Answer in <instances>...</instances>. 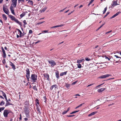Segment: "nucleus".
I'll return each instance as SVG.
<instances>
[{"label":"nucleus","instance_id":"nucleus-11","mask_svg":"<svg viewBox=\"0 0 121 121\" xmlns=\"http://www.w3.org/2000/svg\"><path fill=\"white\" fill-rule=\"evenodd\" d=\"M15 21L19 25H20L21 26H22V23L21 22H20L19 21H18V20L17 19H15Z\"/></svg>","mask_w":121,"mask_h":121},{"label":"nucleus","instance_id":"nucleus-64","mask_svg":"<svg viewBox=\"0 0 121 121\" xmlns=\"http://www.w3.org/2000/svg\"><path fill=\"white\" fill-rule=\"evenodd\" d=\"M69 10H67V11H66L65 12V13H67L69 11Z\"/></svg>","mask_w":121,"mask_h":121},{"label":"nucleus","instance_id":"nucleus-33","mask_svg":"<svg viewBox=\"0 0 121 121\" xmlns=\"http://www.w3.org/2000/svg\"><path fill=\"white\" fill-rule=\"evenodd\" d=\"M0 91L1 92H2L3 95L4 97H5V96H6V95L5 94L3 91Z\"/></svg>","mask_w":121,"mask_h":121},{"label":"nucleus","instance_id":"nucleus-53","mask_svg":"<svg viewBox=\"0 0 121 121\" xmlns=\"http://www.w3.org/2000/svg\"><path fill=\"white\" fill-rule=\"evenodd\" d=\"M84 104V103H83L82 104H80V105H79V107L82 106V105L83 104Z\"/></svg>","mask_w":121,"mask_h":121},{"label":"nucleus","instance_id":"nucleus-35","mask_svg":"<svg viewBox=\"0 0 121 121\" xmlns=\"http://www.w3.org/2000/svg\"><path fill=\"white\" fill-rule=\"evenodd\" d=\"M107 7H105L104 8V10L103 11V14H104L105 13V12H106V11L107 10Z\"/></svg>","mask_w":121,"mask_h":121},{"label":"nucleus","instance_id":"nucleus-46","mask_svg":"<svg viewBox=\"0 0 121 121\" xmlns=\"http://www.w3.org/2000/svg\"><path fill=\"white\" fill-rule=\"evenodd\" d=\"M5 59H4L2 60V62L4 64H5Z\"/></svg>","mask_w":121,"mask_h":121},{"label":"nucleus","instance_id":"nucleus-28","mask_svg":"<svg viewBox=\"0 0 121 121\" xmlns=\"http://www.w3.org/2000/svg\"><path fill=\"white\" fill-rule=\"evenodd\" d=\"M84 60V59L82 60H78L77 61V63H80L82 62V61Z\"/></svg>","mask_w":121,"mask_h":121},{"label":"nucleus","instance_id":"nucleus-58","mask_svg":"<svg viewBox=\"0 0 121 121\" xmlns=\"http://www.w3.org/2000/svg\"><path fill=\"white\" fill-rule=\"evenodd\" d=\"M2 51L3 54L5 53V50H2Z\"/></svg>","mask_w":121,"mask_h":121},{"label":"nucleus","instance_id":"nucleus-6","mask_svg":"<svg viewBox=\"0 0 121 121\" xmlns=\"http://www.w3.org/2000/svg\"><path fill=\"white\" fill-rule=\"evenodd\" d=\"M3 9L5 13L8 15H9V10L6 7L3 6Z\"/></svg>","mask_w":121,"mask_h":121},{"label":"nucleus","instance_id":"nucleus-25","mask_svg":"<svg viewBox=\"0 0 121 121\" xmlns=\"http://www.w3.org/2000/svg\"><path fill=\"white\" fill-rule=\"evenodd\" d=\"M2 17L3 19L5 20H6L7 19V17H6V15L4 14H3L2 15Z\"/></svg>","mask_w":121,"mask_h":121},{"label":"nucleus","instance_id":"nucleus-15","mask_svg":"<svg viewBox=\"0 0 121 121\" xmlns=\"http://www.w3.org/2000/svg\"><path fill=\"white\" fill-rule=\"evenodd\" d=\"M105 88H101L100 89H99L97 90V91L99 93L101 92L104 91L105 90Z\"/></svg>","mask_w":121,"mask_h":121},{"label":"nucleus","instance_id":"nucleus-30","mask_svg":"<svg viewBox=\"0 0 121 121\" xmlns=\"http://www.w3.org/2000/svg\"><path fill=\"white\" fill-rule=\"evenodd\" d=\"M36 107H37V111L39 112H40V110L39 109V106L37 105H36Z\"/></svg>","mask_w":121,"mask_h":121},{"label":"nucleus","instance_id":"nucleus-37","mask_svg":"<svg viewBox=\"0 0 121 121\" xmlns=\"http://www.w3.org/2000/svg\"><path fill=\"white\" fill-rule=\"evenodd\" d=\"M114 56L115 57H116V59L117 58H119V59H121V57H119L118 56L116 55H115Z\"/></svg>","mask_w":121,"mask_h":121},{"label":"nucleus","instance_id":"nucleus-45","mask_svg":"<svg viewBox=\"0 0 121 121\" xmlns=\"http://www.w3.org/2000/svg\"><path fill=\"white\" fill-rule=\"evenodd\" d=\"M3 54V57L4 58H5L6 57V54L5 53Z\"/></svg>","mask_w":121,"mask_h":121},{"label":"nucleus","instance_id":"nucleus-39","mask_svg":"<svg viewBox=\"0 0 121 121\" xmlns=\"http://www.w3.org/2000/svg\"><path fill=\"white\" fill-rule=\"evenodd\" d=\"M110 13V12H107L106 15L104 16V18L105 17H106L108 14H109Z\"/></svg>","mask_w":121,"mask_h":121},{"label":"nucleus","instance_id":"nucleus-4","mask_svg":"<svg viewBox=\"0 0 121 121\" xmlns=\"http://www.w3.org/2000/svg\"><path fill=\"white\" fill-rule=\"evenodd\" d=\"M26 77L28 81H29V79L30 78V71L29 69L27 68L26 70Z\"/></svg>","mask_w":121,"mask_h":121},{"label":"nucleus","instance_id":"nucleus-27","mask_svg":"<svg viewBox=\"0 0 121 121\" xmlns=\"http://www.w3.org/2000/svg\"><path fill=\"white\" fill-rule=\"evenodd\" d=\"M47 9V8L45 7L43 9L41 10V12H43L45 11L46 9Z\"/></svg>","mask_w":121,"mask_h":121},{"label":"nucleus","instance_id":"nucleus-52","mask_svg":"<svg viewBox=\"0 0 121 121\" xmlns=\"http://www.w3.org/2000/svg\"><path fill=\"white\" fill-rule=\"evenodd\" d=\"M93 83L91 84H90V85H88L87 86V87H88V86H91L92 85H93Z\"/></svg>","mask_w":121,"mask_h":121},{"label":"nucleus","instance_id":"nucleus-12","mask_svg":"<svg viewBox=\"0 0 121 121\" xmlns=\"http://www.w3.org/2000/svg\"><path fill=\"white\" fill-rule=\"evenodd\" d=\"M121 12H119L117 13L116 14L113 15L110 18L111 19L113 18L117 15H118L119 13H121Z\"/></svg>","mask_w":121,"mask_h":121},{"label":"nucleus","instance_id":"nucleus-13","mask_svg":"<svg viewBox=\"0 0 121 121\" xmlns=\"http://www.w3.org/2000/svg\"><path fill=\"white\" fill-rule=\"evenodd\" d=\"M64 25V24H61L60 25H56V26H53L51 27V29L53 28H55L58 27H62V26H63Z\"/></svg>","mask_w":121,"mask_h":121},{"label":"nucleus","instance_id":"nucleus-3","mask_svg":"<svg viewBox=\"0 0 121 121\" xmlns=\"http://www.w3.org/2000/svg\"><path fill=\"white\" fill-rule=\"evenodd\" d=\"M48 61L49 63L50 64V66L52 67H53L54 66L56 65V63L53 60H48Z\"/></svg>","mask_w":121,"mask_h":121},{"label":"nucleus","instance_id":"nucleus-43","mask_svg":"<svg viewBox=\"0 0 121 121\" xmlns=\"http://www.w3.org/2000/svg\"><path fill=\"white\" fill-rule=\"evenodd\" d=\"M23 23H24V24L25 25H26L27 24L26 21L25 20H24L23 21Z\"/></svg>","mask_w":121,"mask_h":121},{"label":"nucleus","instance_id":"nucleus-55","mask_svg":"<svg viewBox=\"0 0 121 121\" xmlns=\"http://www.w3.org/2000/svg\"><path fill=\"white\" fill-rule=\"evenodd\" d=\"M65 9H63L61 10H60V12H62Z\"/></svg>","mask_w":121,"mask_h":121},{"label":"nucleus","instance_id":"nucleus-61","mask_svg":"<svg viewBox=\"0 0 121 121\" xmlns=\"http://www.w3.org/2000/svg\"><path fill=\"white\" fill-rule=\"evenodd\" d=\"M0 97L1 98L4 99V98L2 96H1L0 95Z\"/></svg>","mask_w":121,"mask_h":121},{"label":"nucleus","instance_id":"nucleus-57","mask_svg":"<svg viewBox=\"0 0 121 121\" xmlns=\"http://www.w3.org/2000/svg\"><path fill=\"white\" fill-rule=\"evenodd\" d=\"M4 97L5 98L6 100V101H8V100L6 96H5V97Z\"/></svg>","mask_w":121,"mask_h":121},{"label":"nucleus","instance_id":"nucleus-48","mask_svg":"<svg viewBox=\"0 0 121 121\" xmlns=\"http://www.w3.org/2000/svg\"><path fill=\"white\" fill-rule=\"evenodd\" d=\"M44 22H38L37 23V24L38 25H39L40 24L42 23H43Z\"/></svg>","mask_w":121,"mask_h":121},{"label":"nucleus","instance_id":"nucleus-17","mask_svg":"<svg viewBox=\"0 0 121 121\" xmlns=\"http://www.w3.org/2000/svg\"><path fill=\"white\" fill-rule=\"evenodd\" d=\"M16 30H17L19 32L20 37H22L24 35L22 34V33L21 31L19 29H17Z\"/></svg>","mask_w":121,"mask_h":121},{"label":"nucleus","instance_id":"nucleus-7","mask_svg":"<svg viewBox=\"0 0 121 121\" xmlns=\"http://www.w3.org/2000/svg\"><path fill=\"white\" fill-rule=\"evenodd\" d=\"M58 86L56 85H54L51 86L50 88V89L51 90H52L53 89L55 90L56 88H57Z\"/></svg>","mask_w":121,"mask_h":121},{"label":"nucleus","instance_id":"nucleus-5","mask_svg":"<svg viewBox=\"0 0 121 121\" xmlns=\"http://www.w3.org/2000/svg\"><path fill=\"white\" fill-rule=\"evenodd\" d=\"M11 112V111L8 110L7 109L5 110L4 112L3 115L5 117H8V115L9 113Z\"/></svg>","mask_w":121,"mask_h":121},{"label":"nucleus","instance_id":"nucleus-16","mask_svg":"<svg viewBox=\"0 0 121 121\" xmlns=\"http://www.w3.org/2000/svg\"><path fill=\"white\" fill-rule=\"evenodd\" d=\"M10 10L12 13L13 14H15L14 10L13 9V6H11L10 7Z\"/></svg>","mask_w":121,"mask_h":121},{"label":"nucleus","instance_id":"nucleus-20","mask_svg":"<svg viewBox=\"0 0 121 121\" xmlns=\"http://www.w3.org/2000/svg\"><path fill=\"white\" fill-rule=\"evenodd\" d=\"M27 3L30 5H33V3L32 1L29 0Z\"/></svg>","mask_w":121,"mask_h":121},{"label":"nucleus","instance_id":"nucleus-14","mask_svg":"<svg viewBox=\"0 0 121 121\" xmlns=\"http://www.w3.org/2000/svg\"><path fill=\"white\" fill-rule=\"evenodd\" d=\"M10 62V65L12 66V68L14 70H15V65L11 62Z\"/></svg>","mask_w":121,"mask_h":121},{"label":"nucleus","instance_id":"nucleus-22","mask_svg":"<svg viewBox=\"0 0 121 121\" xmlns=\"http://www.w3.org/2000/svg\"><path fill=\"white\" fill-rule=\"evenodd\" d=\"M29 112V110L27 109H26L25 110V113L26 115H28Z\"/></svg>","mask_w":121,"mask_h":121},{"label":"nucleus","instance_id":"nucleus-18","mask_svg":"<svg viewBox=\"0 0 121 121\" xmlns=\"http://www.w3.org/2000/svg\"><path fill=\"white\" fill-rule=\"evenodd\" d=\"M97 112L95 111V112H92L88 115V116L90 117L92 115H95V114L97 113Z\"/></svg>","mask_w":121,"mask_h":121},{"label":"nucleus","instance_id":"nucleus-26","mask_svg":"<svg viewBox=\"0 0 121 121\" xmlns=\"http://www.w3.org/2000/svg\"><path fill=\"white\" fill-rule=\"evenodd\" d=\"M11 104L8 101H6V103L5 105V107L7 106L8 105H11Z\"/></svg>","mask_w":121,"mask_h":121},{"label":"nucleus","instance_id":"nucleus-9","mask_svg":"<svg viewBox=\"0 0 121 121\" xmlns=\"http://www.w3.org/2000/svg\"><path fill=\"white\" fill-rule=\"evenodd\" d=\"M43 75L44 77L46 78L47 80H49V75L47 73H45L43 74Z\"/></svg>","mask_w":121,"mask_h":121},{"label":"nucleus","instance_id":"nucleus-63","mask_svg":"<svg viewBox=\"0 0 121 121\" xmlns=\"http://www.w3.org/2000/svg\"><path fill=\"white\" fill-rule=\"evenodd\" d=\"M24 120H25L26 121V120H28V119H27V118H24Z\"/></svg>","mask_w":121,"mask_h":121},{"label":"nucleus","instance_id":"nucleus-21","mask_svg":"<svg viewBox=\"0 0 121 121\" xmlns=\"http://www.w3.org/2000/svg\"><path fill=\"white\" fill-rule=\"evenodd\" d=\"M67 72V71H66L60 74V76H62L64 75H65L66 74Z\"/></svg>","mask_w":121,"mask_h":121},{"label":"nucleus","instance_id":"nucleus-50","mask_svg":"<svg viewBox=\"0 0 121 121\" xmlns=\"http://www.w3.org/2000/svg\"><path fill=\"white\" fill-rule=\"evenodd\" d=\"M105 59H108L109 60H110V59L109 58H108V57H107L106 56H105Z\"/></svg>","mask_w":121,"mask_h":121},{"label":"nucleus","instance_id":"nucleus-23","mask_svg":"<svg viewBox=\"0 0 121 121\" xmlns=\"http://www.w3.org/2000/svg\"><path fill=\"white\" fill-rule=\"evenodd\" d=\"M10 18L13 21H14L15 19H16L12 15L10 16Z\"/></svg>","mask_w":121,"mask_h":121},{"label":"nucleus","instance_id":"nucleus-54","mask_svg":"<svg viewBox=\"0 0 121 121\" xmlns=\"http://www.w3.org/2000/svg\"><path fill=\"white\" fill-rule=\"evenodd\" d=\"M105 23H104V24H103L102 25L100 26V28L102 27L105 24Z\"/></svg>","mask_w":121,"mask_h":121},{"label":"nucleus","instance_id":"nucleus-10","mask_svg":"<svg viewBox=\"0 0 121 121\" xmlns=\"http://www.w3.org/2000/svg\"><path fill=\"white\" fill-rule=\"evenodd\" d=\"M17 0H12V2L13 3V6L15 7L17 5Z\"/></svg>","mask_w":121,"mask_h":121},{"label":"nucleus","instance_id":"nucleus-32","mask_svg":"<svg viewBox=\"0 0 121 121\" xmlns=\"http://www.w3.org/2000/svg\"><path fill=\"white\" fill-rule=\"evenodd\" d=\"M79 111V110H77V111H73V112H72L71 113H70V114H72L74 113H75L78 112V111Z\"/></svg>","mask_w":121,"mask_h":121},{"label":"nucleus","instance_id":"nucleus-49","mask_svg":"<svg viewBox=\"0 0 121 121\" xmlns=\"http://www.w3.org/2000/svg\"><path fill=\"white\" fill-rule=\"evenodd\" d=\"M29 33L32 34V31L31 30H29Z\"/></svg>","mask_w":121,"mask_h":121},{"label":"nucleus","instance_id":"nucleus-8","mask_svg":"<svg viewBox=\"0 0 121 121\" xmlns=\"http://www.w3.org/2000/svg\"><path fill=\"white\" fill-rule=\"evenodd\" d=\"M111 75L109 74H106L105 75L101 76L99 77V78H106V77H109V76Z\"/></svg>","mask_w":121,"mask_h":121},{"label":"nucleus","instance_id":"nucleus-60","mask_svg":"<svg viewBox=\"0 0 121 121\" xmlns=\"http://www.w3.org/2000/svg\"><path fill=\"white\" fill-rule=\"evenodd\" d=\"M4 49L6 50H8V49L7 48L5 47H4Z\"/></svg>","mask_w":121,"mask_h":121},{"label":"nucleus","instance_id":"nucleus-51","mask_svg":"<svg viewBox=\"0 0 121 121\" xmlns=\"http://www.w3.org/2000/svg\"><path fill=\"white\" fill-rule=\"evenodd\" d=\"M48 30H43V31H42V32H44L45 33H47V32H48Z\"/></svg>","mask_w":121,"mask_h":121},{"label":"nucleus","instance_id":"nucleus-40","mask_svg":"<svg viewBox=\"0 0 121 121\" xmlns=\"http://www.w3.org/2000/svg\"><path fill=\"white\" fill-rule=\"evenodd\" d=\"M18 3H20V2L21 1L22 3L23 2L24 0H18Z\"/></svg>","mask_w":121,"mask_h":121},{"label":"nucleus","instance_id":"nucleus-24","mask_svg":"<svg viewBox=\"0 0 121 121\" xmlns=\"http://www.w3.org/2000/svg\"><path fill=\"white\" fill-rule=\"evenodd\" d=\"M25 15V13L24 12H23L22 14L20 15V17L21 18L22 17Z\"/></svg>","mask_w":121,"mask_h":121},{"label":"nucleus","instance_id":"nucleus-42","mask_svg":"<svg viewBox=\"0 0 121 121\" xmlns=\"http://www.w3.org/2000/svg\"><path fill=\"white\" fill-rule=\"evenodd\" d=\"M67 112H68L67 111H64V112H63L62 113V114L63 115L64 114H65Z\"/></svg>","mask_w":121,"mask_h":121},{"label":"nucleus","instance_id":"nucleus-41","mask_svg":"<svg viewBox=\"0 0 121 121\" xmlns=\"http://www.w3.org/2000/svg\"><path fill=\"white\" fill-rule=\"evenodd\" d=\"M33 88L34 90H35L36 91H37V89L36 88V86H33Z\"/></svg>","mask_w":121,"mask_h":121},{"label":"nucleus","instance_id":"nucleus-31","mask_svg":"<svg viewBox=\"0 0 121 121\" xmlns=\"http://www.w3.org/2000/svg\"><path fill=\"white\" fill-rule=\"evenodd\" d=\"M70 85L69 84H66L65 86L67 88L69 89L70 87Z\"/></svg>","mask_w":121,"mask_h":121},{"label":"nucleus","instance_id":"nucleus-19","mask_svg":"<svg viewBox=\"0 0 121 121\" xmlns=\"http://www.w3.org/2000/svg\"><path fill=\"white\" fill-rule=\"evenodd\" d=\"M56 76L57 78H58L59 77V72L56 71L55 72Z\"/></svg>","mask_w":121,"mask_h":121},{"label":"nucleus","instance_id":"nucleus-1","mask_svg":"<svg viewBox=\"0 0 121 121\" xmlns=\"http://www.w3.org/2000/svg\"><path fill=\"white\" fill-rule=\"evenodd\" d=\"M118 0H117L116 1L113 0L112 2V3L111 4V5L109 7V8L112 9L114 7L117 5H119V4H118L117 3Z\"/></svg>","mask_w":121,"mask_h":121},{"label":"nucleus","instance_id":"nucleus-59","mask_svg":"<svg viewBox=\"0 0 121 121\" xmlns=\"http://www.w3.org/2000/svg\"><path fill=\"white\" fill-rule=\"evenodd\" d=\"M82 6H83V5H81L80 6H79V8H81V7H82Z\"/></svg>","mask_w":121,"mask_h":121},{"label":"nucleus","instance_id":"nucleus-38","mask_svg":"<svg viewBox=\"0 0 121 121\" xmlns=\"http://www.w3.org/2000/svg\"><path fill=\"white\" fill-rule=\"evenodd\" d=\"M91 60V59H90L87 57H86L85 58V60L87 61H90Z\"/></svg>","mask_w":121,"mask_h":121},{"label":"nucleus","instance_id":"nucleus-2","mask_svg":"<svg viewBox=\"0 0 121 121\" xmlns=\"http://www.w3.org/2000/svg\"><path fill=\"white\" fill-rule=\"evenodd\" d=\"M37 76L35 74H32L30 77V79L33 82H35L37 80Z\"/></svg>","mask_w":121,"mask_h":121},{"label":"nucleus","instance_id":"nucleus-34","mask_svg":"<svg viewBox=\"0 0 121 121\" xmlns=\"http://www.w3.org/2000/svg\"><path fill=\"white\" fill-rule=\"evenodd\" d=\"M77 65L78 68H80L81 67V64H77Z\"/></svg>","mask_w":121,"mask_h":121},{"label":"nucleus","instance_id":"nucleus-29","mask_svg":"<svg viewBox=\"0 0 121 121\" xmlns=\"http://www.w3.org/2000/svg\"><path fill=\"white\" fill-rule=\"evenodd\" d=\"M5 104L4 102L2 100L0 103V106H3L4 104Z\"/></svg>","mask_w":121,"mask_h":121},{"label":"nucleus","instance_id":"nucleus-56","mask_svg":"<svg viewBox=\"0 0 121 121\" xmlns=\"http://www.w3.org/2000/svg\"><path fill=\"white\" fill-rule=\"evenodd\" d=\"M76 82H77L76 81V82H73L72 83V85H74V84H75V83H76Z\"/></svg>","mask_w":121,"mask_h":121},{"label":"nucleus","instance_id":"nucleus-62","mask_svg":"<svg viewBox=\"0 0 121 121\" xmlns=\"http://www.w3.org/2000/svg\"><path fill=\"white\" fill-rule=\"evenodd\" d=\"M3 0H0V3H1Z\"/></svg>","mask_w":121,"mask_h":121},{"label":"nucleus","instance_id":"nucleus-47","mask_svg":"<svg viewBox=\"0 0 121 121\" xmlns=\"http://www.w3.org/2000/svg\"><path fill=\"white\" fill-rule=\"evenodd\" d=\"M74 116V115H67V116L68 117H71Z\"/></svg>","mask_w":121,"mask_h":121},{"label":"nucleus","instance_id":"nucleus-36","mask_svg":"<svg viewBox=\"0 0 121 121\" xmlns=\"http://www.w3.org/2000/svg\"><path fill=\"white\" fill-rule=\"evenodd\" d=\"M5 108L4 107H2L1 108H0V112H1Z\"/></svg>","mask_w":121,"mask_h":121},{"label":"nucleus","instance_id":"nucleus-44","mask_svg":"<svg viewBox=\"0 0 121 121\" xmlns=\"http://www.w3.org/2000/svg\"><path fill=\"white\" fill-rule=\"evenodd\" d=\"M120 59H119V58H117L116 59V60H117V61H116V63H118V62L120 60Z\"/></svg>","mask_w":121,"mask_h":121}]
</instances>
